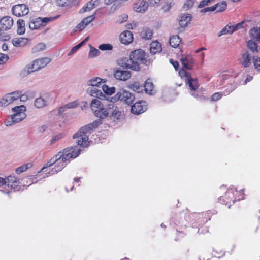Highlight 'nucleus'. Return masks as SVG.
I'll list each match as a JSON object with an SVG mask.
<instances>
[{
	"label": "nucleus",
	"mask_w": 260,
	"mask_h": 260,
	"mask_svg": "<svg viewBox=\"0 0 260 260\" xmlns=\"http://www.w3.org/2000/svg\"><path fill=\"white\" fill-rule=\"evenodd\" d=\"M90 107L94 115L99 119L81 127L73 136L75 143L83 147H86L89 145V138L87 133L98 127L102 123V120L109 115V104H106L105 102L93 99L91 102Z\"/></svg>",
	"instance_id": "nucleus-1"
},
{
	"label": "nucleus",
	"mask_w": 260,
	"mask_h": 260,
	"mask_svg": "<svg viewBox=\"0 0 260 260\" xmlns=\"http://www.w3.org/2000/svg\"><path fill=\"white\" fill-rule=\"evenodd\" d=\"M80 147H83L77 144L76 146L67 147L62 151L59 152L44 165L41 171L46 172L47 170L45 169L54 165V167L49 169L46 174L52 175L61 171L71 159L76 158L80 154L81 151Z\"/></svg>",
	"instance_id": "nucleus-2"
},
{
	"label": "nucleus",
	"mask_w": 260,
	"mask_h": 260,
	"mask_svg": "<svg viewBox=\"0 0 260 260\" xmlns=\"http://www.w3.org/2000/svg\"><path fill=\"white\" fill-rule=\"evenodd\" d=\"M19 179L13 176L6 178L0 177V188L4 193L9 194L12 191H19L21 189Z\"/></svg>",
	"instance_id": "nucleus-3"
},
{
	"label": "nucleus",
	"mask_w": 260,
	"mask_h": 260,
	"mask_svg": "<svg viewBox=\"0 0 260 260\" xmlns=\"http://www.w3.org/2000/svg\"><path fill=\"white\" fill-rule=\"evenodd\" d=\"M145 52L141 49H137L131 52L129 61L131 62L132 66L130 69L135 71H138L140 69V65L145 61Z\"/></svg>",
	"instance_id": "nucleus-4"
},
{
	"label": "nucleus",
	"mask_w": 260,
	"mask_h": 260,
	"mask_svg": "<svg viewBox=\"0 0 260 260\" xmlns=\"http://www.w3.org/2000/svg\"><path fill=\"white\" fill-rule=\"evenodd\" d=\"M55 17H38L32 19L29 23V28L31 30L39 29L41 26H45L48 22L55 19Z\"/></svg>",
	"instance_id": "nucleus-5"
},
{
	"label": "nucleus",
	"mask_w": 260,
	"mask_h": 260,
	"mask_svg": "<svg viewBox=\"0 0 260 260\" xmlns=\"http://www.w3.org/2000/svg\"><path fill=\"white\" fill-rule=\"evenodd\" d=\"M112 99L115 101L119 100L124 102L127 105H131L134 101L135 97L129 91L121 89L116 93Z\"/></svg>",
	"instance_id": "nucleus-6"
},
{
	"label": "nucleus",
	"mask_w": 260,
	"mask_h": 260,
	"mask_svg": "<svg viewBox=\"0 0 260 260\" xmlns=\"http://www.w3.org/2000/svg\"><path fill=\"white\" fill-rule=\"evenodd\" d=\"M186 83L188 85L190 89V94L196 98H201V90L199 89L198 81L197 79L189 77L186 81Z\"/></svg>",
	"instance_id": "nucleus-7"
},
{
	"label": "nucleus",
	"mask_w": 260,
	"mask_h": 260,
	"mask_svg": "<svg viewBox=\"0 0 260 260\" xmlns=\"http://www.w3.org/2000/svg\"><path fill=\"white\" fill-rule=\"evenodd\" d=\"M29 8L27 5L23 4L13 6L11 11L12 14L17 17H22L29 13Z\"/></svg>",
	"instance_id": "nucleus-8"
},
{
	"label": "nucleus",
	"mask_w": 260,
	"mask_h": 260,
	"mask_svg": "<svg viewBox=\"0 0 260 260\" xmlns=\"http://www.w3.org/2000/svg\"><path fill=\"white\" fill-rule=\"evenodd\" d=\"M50 61L51 59L48 57L41 58L35 60L29 65L31 69L35 72L45 67Z\"/></svg>",
	"instance_id": "nucleus-9"
},
{
	"label": "nucleus",
	"mask_w": 260,
	"mask_h": 260,
	"mask_svg": "<svg viewBox=\"0 0 260 260\" xmlns=\"http://www.w3.org/2000/svg\"><path fill=\"white\" fill-rule=\"evenodd\" d=\"M113 76L116 80L126 81L131 77V72L127 70H123L120 68H115L113 70Z\"/></svg>",
	"instance_id": "nucleus-10"
},
{
	"label": "nucleus",
	"mask_w": 260,
	"mask_h": 260,
	"mask_svg": "<svg viewBox=\"0 0 260 260\" xmlns=\"http://www.w3.org/2000/svg\"><path fill=\"white\" fill-rule=\"evenodd\" d=\"M20 96L19 91H15L10 93L6 94L0 101V104L2 106H7L10 104L17 100Z\"/></svg>",
	"instance_id": "nucleus-11"
},
{
	"label": "nucleus",
	"mask_w": 260,
	"mask_h": 260,
	"mask_svg": "<svg viewBox=\"0 0 260 260\" xmlns=\"http://www.w3.org/2000/svg\"><path fill=\"white\" fill-rule=\"evenodd\" d=\"M14 24L13 19L10 16H4L0 18V31H5L10 29Z\"/></svg>",
	"instance_id": "nucleus-12"
},
{
	"label": "nucleus",
	"mask_w": 260,
	"mask_h": 260,
	"mask_svg": "<svg viewBox=\"0 0 260 260\" xmlns=\"http://www.w3.org/2000/svg\"><path fill=\"white\" fill-rule=\"evenodd\" d=\"M147 110L146 102L143 101L136 102L131 108L132 113L136 115L143 113Z\"/></svg>",
	"instance_id": "nucleus-13"
},
{
	"label": "nucleus",
	"mask_w": 260,
	"mask_h": 260,
	"mask_svg": "<svg viewBox=\"0 0 260 260\" xmlns=\"http://www.w3.org/2000/svg\"><path fill=\"white\" fill-rule=\"evenodd\" d=\"M148 4L146 0H137L133 5L134 11L139 13H144L148 9Z\"/></svg>",
	"instance_id": "nucleus-14"
},
{
	"label": "nucleus",
	"mask_w": 260,
	"mask_h": 260,
	"mask_svg": "<svg viewBox=\"0 0 260 260\" xmlns=\"http://www.w3.org/2000/svg\"><path fill=\"white\" fill-rule=\"evenodd\" d=\"M119 39L122 44L128 45L133 41V34L129 30H125L120 35Z\"/></svg>",
	"instance_id": "nucleus-15"
},
{
	"label": "nucleus",
	"mask_w": 260,
	"mask_h": 260,
	"mask_svg": "<svg viewBox=\"0 0 260 260\" xmlns=\"http://www.w3.org/2000/svg\"><path fill=\"white\" fill-rule=\"evenodd\" d=\"M109 116L115 119H120L121 116V112L118 110L117 107L114 105L113 103H109Z\"/></svg>",
	"instance_id": "nucleus-16"
},
{
	"label": "nucleus",
	"mask_w": 260,
	"mask_h": 260,
	"mask_svg": "<svg viewBox=\"0 0 260 260\" xmlns=\"http://www.w3.org/2000/svg\"><path fill=\"white\" fill-rule=\"evenodd\" d=\"M180 60L185 69L187 70H191L192 68L194 62L192 56H182Z\"/></svg>",
	"instance_id": "nucleus-17"
},
{
	"label": "nucleus",
	"mask_w": 260,
	"mask_h": 260,
	"mask_svg": "<svg viewBox=\"0 0 260 260\" xmlns=\"http://www.w3.org/2000/svg\"><path fill=\"white\" fill-rule=\"evenodd\" d=\"M87 92L91 96L96 97L98 100H103L106 98L105 95L101 90L97 89L96 87H89L87 89Z\"/></svg>",
	"instance_id": "nucleus-18"
},
{
	"label": "nucleus",
	"mask_w": 260,
	"mask_h": 260,
	"mask_svg": "<svg viewBox=\"0 0 260 260\" xmlns=\"http://www.w3.org/2000/svg\"><path fill=\"white\" fill-rule=\"evenodd\" d=\"M26 110V107L24 105L15 107L12 108L14 113L12 115H19V117H20V119H25L26 116L25 112Z\"/></svg>",
	"instance_id": "nucleus-19"
},
{
	"label": "nucleus",
	"mask_w": 260,
	"mask_h": 260,
	"mask_svg": "<svg viewBox=\"0 0 260 260\" xmlns=\"http://www.w3.org/2000/svg\"><path fill=\"white\" fill-rule=\"evenodd\" d=\"M249 34L251 39L260 42V27H252L249 30Z\"/></svg>",
	"instance_id": "nucleus-20"
},
{
	"label": "nucleus",
	"mask_w": 260,
	"mask_h": 260,
	"mask_svg": "<svg viewBox=\"0 0 260 260\" xmlns=\"http://www.w3.org/2000/svg\"><path fill=\"white\" fill-rule=\"evenodd\" d=\"M28 42V39L26 38H16L12 40V43L16 47H23Z\"/></svg>",
	"instance_id": "nucleus-21"
},
{
	"label": "nucleus",
	"mask_w": 260,
	"mask_h": 260,
	"mask_svg": "<svg viewBox=\"0 0 260 260\" xmlns=\"http://www.w3.org/2000/svg\"><path fill=\"white\" fill-rule=\"evenodd\" d=\"M191 20V16L189 14H185L181 16L179 23L181 27H185L187 26Z\"/></svg>",
	"instance_id": "nucleus-22"
},
{
	"label": "nucleus",
	"mask_w": 260,
	"mask_h": 260,
	"mask_svg": "<svg viewBox=\"0 0 260 260\" xmlns=\"http://www.w3.org/2000/svg\"><path fill=\"white\" fill-rule=\"evenodd\" d=\"M240 62L244 68L248 67L251 63V57L247 51L242 54Z\"/></svg>",
	"instance_id": "nucleus-23"
},
{
	"label": "nucleus",
	"mask_w": 260,
	"mask_h": 260,
	"mask_svg": "<svg viewBox=\"0 0 260 260\" xmlns=\"http://www.w3.org/2000/svg\"><path fill=\"white\" fill-rule=\"evenodd\" d=\"M77 105L78 104L75 101L69 103L63 106H61L58 109V113L59 115H61L68 109L75 108L77 106Z\"/></svg>",
	"instance_id": "nucleus-24"
},
{
	"label": "nucleus",
	"mask_w": 260,
	"mask_h": 260,
	"mask_svg": "<svg viewBox=\"0 0 260 260\" xmlns=\"http://www.w3.org/2000/svg\"><path fill=\"white\" fill-rule=\"evenodd\" d=\"M161 51V44L158 41H153L150 44V51L151 54H155Z\"/></svg>",
	"instance_id": "nucleus-25"
},
{
	"label": "nucleus",
	"mask_w": 260,
	"mask_h": 260,
	"mask_svg": "<svg viewBox=\"0 0 260 260\" xmlns=\"http://www.w3.org/2000/svg\"><path fill=\"white\" fill-rule=\"evenodd\" d=\"M144 90L146 93L150 95L153 94L154 92V85L150 79H147L144 85Z\"/></svg>",
	"instance_id": "nucleus-26"
},
{
	"label": "nucleus",
	"mask_w": 260,
	"mask_h": 260,
	"mask_svg": "<svg viewBox=\"0 0 260 260\" xmlns=\"http://www.w3.org/2000/svg\"><path fill=\"white\" fill-rule=\"evenodd\" d=\"M17 34L22 35L25 32V23L24 20L19 19L17 21Z\"/></svg>",
	"instance_id": "nucleus-27"
},
{
	"label": "nucleus",
	"mask_w": 260,
	"mask_h": 260,
	"mask_svg": "<svg viewBox=\"0 0 260 260\" xmlns=\"http://www.w3.org/2000/svg\"><path fill=\"white\" fill-rule=\"evenodd\" d=\"M48 104V102L42 97L37 98L34 102V105L37 108H42Z\"/></svg>",
	"instance_id": "nucleus-28"
},
{
	"label": "nucleus",
	"mask_w": 260,
	"mask_h": 260,
	"mask_svg": "<svg viewBox=\"0 0 260 260\" xmlns=\"http://www.w3.org/2000/svg\"><path fill=\"white\" fill-rule=\"evenodd\" d=\"M152 30L149 28H144L140 32V36L142 38L145 40L150 39L152 37Z\"/></svg>",
	"instance_id": "nucleus-29"
},
{
	"label": "nucleus",
	"mask_w": 260,
	"mask_h": 260,
	"mask_svg": "<svg viewBox=\"0 0 260 260\" xmlns=\"http://www.w3.org/2000/svg\"><path fill=\"white\" fill-rule=\"evenodd\" d=\"M181 39L178 35L173 36L170 39V45L173 48H177L179 46Z\"/></svg>",
	"instance_id": "nucleus-30"
},
{
	"label": "nucleus",
	"mask_w": 260,
	"mask_h": 260,
	"mask_svg": "<svg viewBox=\"0 0 260 260\" xmlns=\"http://www.w3.org/2000/svg\"><path fill=\"white\" fill-rule=\"evenodd\" d=\"M20 118V117H19V115H11L10 120H7L6 121V126H11L13 124H15L16 123H17L18 122H20L22 120H23L24 119H19Z\"/></svg>",
	"instance_id": "nucleus-31"
},
{
	"label": "nucleus",
	"mask_w": 260,
	"mask_h": 260,
	"mask_svg": "<svg viewBox=\"0 0 260 260\" xmlns=\"http://www.w3.org/2000/svg\"><path fill=\"white\" fill-rule=\"evenodd\" d=\"M102 79L100 78H93L87 81V85L92 87H99L102 83Z\"/></svg>",
	"instance_id": "nucleus-32"
},
{
	"label": "nucleus",
	"mask_w": 260,
	"mask_h": 260,
	"mask_svg": "<svg viewBox=\"0 0 260 260\" xmlns=\"http://www.w3.org/2000/svg\"><path fill=\"white\" fill-rule=\"evenodd\" d=\"M247 46L252 52L255 53L258 52L257 44L253 40L251 39L248 41Z\"/></svg>",
	"instance_id": "nucleus-33"
},
{
	"label": "nucleus",
	"mask_w": 260,
	"mask_h": 260,
	"mask_svg": "<svg viewBox=\"0 0 260 260\" xmlns=\"http://www.w3.org/2000/svg\"><path fill=\"white\" fill-rule=\"evenodd\" d=\"M117 63L121 67L128 69H130V67L132 66L131 62L129 61V59L127 58H123L119 59L117 61Z\"/></svg>",
	"instance_id": "nucleus-34"
},
{
	"label": "nucleus",
	"mask_w": 260,
	"mask_h": 260,
	"mask_svg": "<svg viewBox=\"0 0 260 260\" xmlns=\"http://www.w3.org/2000/svg\"><path fill=\"white\" fill-rule=\"evenodd\" d=\"M128 88L137 93H140L143 91V87L141 86L139 83L138 82L129 84L128 85Z\"/></svg>",
	"instance_id": "nucleus-35"
},
{
	"label": "nucleus",
	"mask_w": 260,
	"mask_h": 260,
	"mask_svg": "<svg viewBox=\"0 0 260 260\" xmlns=\"http://www.w3.org/2000/svg\"><path fill=\"white\" fill-rule=\"evenodd\" d=\"M217 12H221L224 11L227 7V4L225 1H222L221 3H217L215 5Z\"/></svg>",
	"instance_id": "nucleus-36"
},
{
	"label": "nucleus",
	"mask_w": 260,
	"mask_h": 260,
	"mask_svg": "<svg viewBox=\"0 0 260 260\" xmlns=\"http://www.w3.org/2000/svg\"><path fill=\"white\" fill-rule=\"evenodd\" d=\"M100 53V52L98 49L90 45V51L88 54V58H92L95 57L99 55Z\"/></svg>",
	"instance_id": "nucleus-37"
},
{
	"label": "nucleus",
	"mask_w": 260,
	"mask_h": 260,
	"mask_svg": "<svg viewBox=\"0 0 260 260\" xmlns=\"http://www.w3.org/2000/svg\"><path fill=\"white\" fill-rule=\"evenodd\" d=\"M102 87L104 92L107 95H112L115 91V88L114 87H109L107 85H104Z\"/></svg>",
	"instance_id": "nucleus-38"
},
{
	"label": "nucleus",
	"mask_w": 260,
	"mask_h": 260,
	"mask_svg": "<svg viewBox=\"0 0 260 260\" xmlns=\"http://www.w3.org/2000/svg\"><path fill=\"white\" fill-rule=\"evenodd\" d=\"M87 39L88 38H86L85 40H84L83 41L79 43L78 45L73 47L68 55L69 56H71L73 55L74 53H75L85 43V42L87 40Z\"/></svg>",
	"instance_id": "nucleus-39"
},
{
	"label": "nucleus",
	"mask_w": 260,
	"mask_h": 260,
	"mask_svg": "<svg viewBox=\"0 0 260 260\" xmlns=\"http://www.w3.org/2000/svg\"><path fill=\"white\" fill-rule=\"evenodd\" d=\"M32 72H34V71L32 69H31V67L29 64L23 70L21 71L20 73V76L22 77H24Z\"/></svg>",
	"instance_id": "nucleus-40"
},
{
	"label": "nucleus",
	"mask_w": 260,
	"mask_h": 260,
	"mask_svg": "<svg viewBox=\"0 0 260 260\" xmlns=\"http://www.w3.org/2000/svg\"><path fill=\"white\" fill-rule=\"evenodd\" d=\"M75 0H56L57 5L61 7L68 6L73 3Z\"/></svg>",
	"instance_id": "nucleus-41"
},
{
	"label": "nucleus",
	"mask_w": 260,
	"mask_h": 260,
	"mask_svg": "<svg viewBox=\"0 0 260 260\" xmlns=\"http://www.w3.org/2000/svg\"><path fill=\"white\" fill-rule=\"evenodd\" d=\"M234 32L232 26L226 25L219 32V36L228 34H232Z\"/></svg>",
	"instance_id": "nucleus-42"
},
{
	"label": "nucleus",
	"mask_w": 260,
	"mask_h": 260,
	"mask_svg": "<svg viewBox=\"0 0 260 260\" xmlns=\"http://www.w3.org/2000/svg\"><path fill=\"white\" fill-rule=\"evenodd\" d=\"M46 48V45L43 43H40L37 44L32 49L34 52L41 51L44 50Z\"/></svg>",
	"instance_id": "nucleus-43"
},
{
	"label": "nucleus",
	"mask_w": 260,
	"mask_h": 260,
	"mask_svg": "<svg viewBox=\"0 0 260 260\" xmlns=\"http://www.w3.org/2000/svg\"><path fill=\"white\" fill-rule=\"evenodd\" d=\"M99 49L102 51L112 50L113 46L110 44H102L99 46Z\"/></svg>",
	"instance_id": "nucleus-44"
},
{
	"label": "nucleus",
	"mask_w": 260,
	"mask_h": 260,
	"mask_svg": "<svg viewBox=\"0 0 260 260\" xmlns=\"http://www.w3.org/2000/svg\"><path fill=\"white\" fill-rule=\"evenodd\" d=\"M95 19L94 14L91 15L88 17L84 18L82 21L83 23L87 26L90 23H91Z\"/></svg>",
	"instance_id": "nucleus-45"
},
{
	"label": "nucleus",
	"mask_w": 260,
	"mask_h": 260,
	"mask_svg": "<svg viewBox=\"0 0 260 260\" xmlns=\"http://www.w3.org/2000/svg\"><path fill=\"white\" fill-rule=\"evenodd\" d=\"M65 135L64 133H61L54 136L51 140V143L53 144L56 141L61 139L64 137Z\"/></svg>",
	"instance_id": "nucleus-46"
},
{
	"label": "nucleus",
	"mask_w": 260,
	"mask_h": 260,
	"mask_svg": "<svg viewBox=\"0 0 260 260\" xmlns=\"http://www.w3.org/2000/svg\"><path fill=\"white\" fill-rule=\"evenodd\" d=\"M253 61L255 69L258 71H260V58L257 56L254 57Z\"/></svg>",
	"instance_id": "nucleus-47"
},
{
	"label": "nucleus",
	"mask_w": 260,
	"mask_h": 260,
	"mask_svg": "<svg viewBox=\"0 0 260 260\" xmlns=\"http://www.w3.org/2000/svg\"><path fill=\"white\" fill-rule=\"evenodd\" d=\"M215 0H202L200 2L198 6V8H203L205 6H208L212 2H214Z\"/></svg>",
	"instance_id": "nucleus-48"
},
{
	"label": "nucleus",
	"mask_w": 260,
	"mask_h": 260,
	"mask_svg": "<svg viewBox=\"0 0 260 260\" xmlns=\"http://www.w3.org/2000/svg\"><path fill=\"white\" fill-rule=\"evenodd\" d=\"M179 74L181 77H185L186 78L185 81L189 78V77H191L190 74L186 72L184 69L180 70L179 72Z\"/></svg>",
	"instance_id": "nucleus-49"
},
{
	"label": "nucleus",
	"mask_w": 260,
	"mask_h": 260,
	"mask_svg": "<svg viewBox=\"0 0 260 260\" xmlns=\"http://www.w3.org/2000/svg\"><path fill=\"white\" fill-rule=\"evenodd\" d=\"M98 0H91L90 1L87 3L86 5L90 10L95 7V6L97 5L96 3L98 2Z\"/></svg>",
	"instance_id": "nucleus-50"
},
{
	"label": "nucleus",
	"mask_w": 260,
	"mask_h": 260,
	"mask_svg": "<svg viewBox=\"0 0 260 260\" xmlns=\"http://www.w3.org/2000/svg\"><path fill=\"white\" fill-rule=\"evenodd\" d=\"M216 10V7L215 5L209 7H206L204 9H202L200 12L201 13H207L208 12H213Z\"/></svg>",
	"instance_id": "nucleus-51"
},
{
	"label": "nucleus",
	"mask_w": 260,
	"mask_h": 260,
	"mask_svg": "<svg viewBox=\"0 0 260 260\" xmlns=\"http://www.w3.org/2000/svg\"><path fill=\"white\" fill-rule=\"evenodd\" d=\"M194 0H187L184 5V7L189 9L191 8L194 5Z\"/></svg>",
	"instance_id": "nucleus-52"
},
{
	"label": "nucleus",
	"mask_w": 260,
	"mask_h": 260,
	"mask_svg": "<svg viewBox=\"0 0 260 260\" xmlns=\"http://www.w3.org/2000/svg\"><path fill=\"white\" fill-rule=\"evenodd\" d=\"M243 22H241L235 25H232V29H233V31L234 32L239 29L242 28L243 27Z\"/></svg>",
	"instance_id": "nucleus-53"
},
{
	"label": "nucleus",
	"mask_w": 260,
	"mask_h": 260,
	"mask_svg": "<svg viewBox=\"0 0 260 260\" xmlns=\"http://www.w3.org/2000/svg\"><path fill=\"white\" fill-rule=\"evenodd\" d=\"M222 94L219 92H216L213 94L211 97V100L213 101H216L221 98Z\"/></svg>",
	"instance_id": "nucleus-54"
},
{
	"label": "nucleus",
	"mask_w": 260,
	"mask_h": 260,
	"mask_svg": "<svg viewBox=\"0 0 260 260\" xmlns=\"http://www.w3.org/2000/svg\"><path fill=\"white\" fill-rule=\"evenodd\" d=\"M9 57L7 55L4 54H1L0 55V64H3L6 62L8 59Z\"/></svg>",
	"instance_id": "nucleus-55"
},
{
	"label": "nucleus",
	"mask_w": 260,
	"mask_h": 260,
	"mask_svg": "<svg viewBox=\"0 0 260 260\" xmlns=\"http://www.w3.org/2000/svg\"><path fill=\"white\" fill-rule=\"evenodd\" d=\"M27 170V168L25 167V166H24L23 165L17 168L15 172L17 174H19L24 171H26Z\"/></svg>",
	"instance_id": "nucleus-56"
},
{
	"label": "nucleus",
	"mask_w": 260,
	"mask_h": 260,
	"mask_svg": "<svg viewBox=\"0 0 260 260\" xmlns=\"http://www.w3.org/2000/svg\"><path fill=\"white\" fill-rule=\"evenodd\" d=\"M170 62L176 70H177L178 69L179 63L177 61H174L173 59H170Z\"/></svg>",
	"instance_id": "nucleus-57"
},
{
	"label": "nucleus",
	"mask_w": 260,
	"mask_h": 260,
	"mask_svg": "<svg viewBox=\"0 0 260 260\" xmlns=\"http://www.w3.org/2000/svg\"><path fill=\"white\" fill-rule=\"evenodd\" d=\"M86 26L83 23V21H82L80 23H79L76 28L79 29L80 30H82Z\"/></svg>",
	"instance_id": "nucleus-58"
},
{
	"label": "nucleus",
	"mask_w": 260,
	"mask_h": 260,
	"mask_svg": "<svg viewBox=\"0 0 260 260\" xmlns=\"http://www.w3.org/2000/svg\"><path fill=\"white\" fill-rule=\"evenodd\" d=\"M20 96L19 97V98L20 99V100L21 101H22V102H25L26 101L28 98H27V96L25 94H23V95H21V92H20Z\"/></svg>",
	"instance_id": "nucleus-59"
},
{
	"label": "nucleus",
	"mask_w": 260,
	"mask_h": 260,
	"mask_svg": "<svg viewBox=\"0 0 260 260\" xmlns=\"http://www.w3.org/2000/svg\"><path fill=\"white\" fill-rule=\"evenodd\" d=\"M150 4L152 6L157 5L160 3V0H149Z\"/></svg>",
	"instance_id": "nucleus-60"
},
{
	"label": "nucleus",
	"mask_w": 260,
	"mask_h": 260,
	"mask_svg": "<svg viewBox=\"0 0 260 260\" xmlns=\"http://www.w3.org/2000/svg\"><path fill=\"white\" fill-rule=\"evenodd\" d=\"M90 11L88 6H87V5H85L84 6H83L82 9L80 10V13H84L85 12H88V11Z\"/></svg>",
	"instance_id": "nucleus-61"
},
{
	"label": "nucleus",
	"mask_w": 260,
	"mask_h": 260,
	"mask_svg": "<svg viewBox=\"0 0 260 260\" xmlns=\"http://www.w3.org/2000/svg\"><path fill=\"white\" fill-rule=\"evenodd\" d=\"M253 79V77L252 76H251L250 75L248 76L246 78V79H245V84H246L247 82H250V81H251Z\"/></svg>",
	"instance_id": "nucleus-62"
},
{
	"label": "nucleus",
	"mask_w": 260,
	"mask_h": 260,
	"mask_svg": "<svg viewBox=\"0 0 260 260\" xmlns=\"http://www.w3.org/2000/svg\"><path fill=\"white\" fill-rule=\"evenodd\" d=\"M8 45L6 43H4L2 46V49L3 51H6L8 49Z\"/></svg>",
	"instance_id": "nucleus-63"
},
{
	"label": "nucleus",
	"mask_w": 260,
	"mask_h": 260,
	"mask_svg": "<svg viewBox=\"0 0 260 260\" xmlns=\"http://www.w3.org/2000/svg\"><path fill=\"white\" fill-rule=\"evenodd\" d=\"M46 126L45 125H43L42 126H41L40 128V131L41 132H43L44 131H45V129H46Z\"/></svg>",
	"instance_id": "nucleus-64"
}]
</instances>
